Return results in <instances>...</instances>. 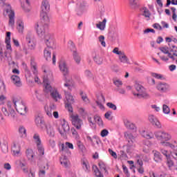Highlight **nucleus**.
Listing matches in <instances>:
<instances>
[{"label": "nucleus", "mask_w": 177, "mask_h": 177, "mask_svg": "<svg viewBox=\"0 0 177 177\" xmlns=\"http://www.w3.org/2000/svg\"><path fill=\"white\" fill-rule=\"evenodd\" d=\"M44 77L43 78V82H44V91L45 93H50L51 97L55 102H57L58 100L62 99V95L59 93V91H57V89L52 87L49 82H52L53 81V74L49 70L48 68H46V69L44 70Z\"/></svg>", "instance_id": "f257e3e1"}, {"label": "nucleus", "mask_w": 177, "mask_h": 177, "mask_svg": "<svg viewBox=\"0 0 177 177\" xmlns=\"http://www.w3.org/2000/svg\"><path fill=\"white\" fill-rule=\"evenodd\" d=\"M155 138L160 142V145L164 147H168L172 140V135L165 131H156L154 132Z\"/></svg>", "instance_id": "f03ea898"}, {"label": "nucleus", "mask_w": 177, "mask_h": 177, "mask_svg": "<svg viewBox=\"0 0 177 177\" xmlns=\"http://www.w3.org/2000/svg\"><path fill=\"white\" fill-rule=\"evenodd\" d=\"M12 102L15 104L17 111L21 114V115H24L27 113V106L23 100L19 98H14Z\"/></svg>", "instance_id": "7ed1b4c3"}, {"label": "nucleus", "mask_w": 177, "mask_h": 177, "mask_svg": "<svg viewBox=\"0 0 177 177\" xmlns=\"http://www.w3.org/2000/svg\"><path fill=\"white\" fill-rule=\"evenodd\" d=\"M71 121L72 125L75 127L78 131L82 129V126L84 125V121L78 114H72L71 115Z\"/></svg>", "instance_id": "20e7f679"}, {"label": "nucleus", "mask_w": 177, "mask_h": 177, "mask_svg": "<svg viewBox=\"0 0 177 177\" xmlns=\"http://www.w3.org/2000/svg\"><path fill=\"white\" fill-rule=\"evenodd\" d=\"M41 38H44V43L47 48H50V49H55V48H56V44L55 43V37H53V35L47 32Z\"/></svg>", "instance_id": "39448f33"}, {"label": "nucleus", "mask_w": 177, "mask_h": 177, "mask_svg": "<svg viewBox=\"0 0 177 177\" xmlns=\"http://www.w3.org/2000/svg\"><path fill=\"white\" fill-rule=\"evenodd\" d=\"M57 124L61 126L59 129L60 135H62L63 136L67 135L68 132L70 131L68 122L64 119H60L57 120Z\"/></svg>", "instance_id": "423d86ee"}, {"label": "nucleus", "mask_w": 177, "mask_h": 177, "mask_svg": "<svg viewBox=\"0 0 177 177\" xmlns=\"http://www.w3.org/2000/svg\"><path fill=\"white\" fill-rule=\"evenodd\" d=\"M7 107H2L1 111L2 113L6 115V117H9L10 118H15L16 117V112L13 109H12V102H7Z\"/></svg>", "instance_id": "0eeeda50"}, {"label": "nucleus", "mask_w": 177, "mask_h": 177, "mask_svg": "<svg viewBox=\"0 0 177 177\" xmlns=\"http://www.w3.org/2000/svg\"><path fill=\"white\" fill-rule=\"evenodd\" d=\"M65 96L66 99L65 101L66 109L71 113H73V106L71 105L74 104V97H73L71 93L67 92H65Z\"/></svg>", "instance_id": "6e6552de"}, {"label": "nucleus", "mask_w": 177, "mask_h": 177, "mask_svg": "<svg viewBox=\"0 0 177 177\" xmlns=\"http://www.w3.org/2000/svg\"><path fill=\"white\" fill-rule=\"evenodd\" d=\"M48 26L43 24H37V34L40 38H43L45 34L48 33Z\"/></svg>", "instance_id": "1a4fd4ad"}, {"label": "nucleus", "mask_w": 177, "mask_h": 177, "mask_svg": "<svg viewBox=\"0 0 177 177\" xmlns=\"http://www.w3.org/2000/svg\"><path fill=\"white\" fill-rule=\"evenodd\" d=\"M6 12L8 14V24L10 27H13L15 26V11L12 10V7H10V5L8 6L7 8L6 9Z\"/></svg>", "instance_id": "9d476101"}, {"label": "nucleus", "mask_w": 177, "mask_h": 177, "mask_svg": "<svg viewBox=\"0 0 177 177\" xmlns=\"http://www.w3.org/2000/svg\"><path fill=\"white\" fill-rule=\"evenodd\" d=\"M26 42L28 44V48L30 50H34L35 49V46H37V43H35V40L34 39V36L30 34H28L26 35Z\"/></svg>", "instance_id": "9b49d317"}, {"label": "nucleus", "mask_w": 177, "mask_h": 177, "mask_svg": "<svg viewBox=\"0 0 177 177\" xmlns=\"http://www.w3.org/2000/svg\"><path fill=\"white\" fill-rule=\"evenodd\" d=\"M70 48L71 49V50H73V59L75 63H77V64H80L81 63V56H80V54H78V53L77 52L74 43H73V41H70Z\"/></svg>", "instance_id": "f8f14e48"}, {"label": "nucleus", "mask_w": 177, "mask_h": 177, "mask_svg": "<svg viewBox=\"0 0 177 177\" xmlns=\"http://www.w3.org/2000/svg\"><path fill=\"white\" fill-rule=\"evenodd\" d=\"M156 89L161 93H165L169 91V85L165 82H160L156 84Z\"/></svg>", "instance_id": "ddd939ff"}, {"label": "nucleus", "mask_w": 177, "mask_h": 177, "mask_svg": "<svg viewBox=\"0 0 177 177\" xmlns=\"http://www.w3.org/2000/svg\"><path fill=\"white\" fill-rule=\"evenodd\" d=\"M68 149H70L71 150H74V145H73V143L69 142H66L65 145L64 144L61 145V151H64V153H67L68 154L71 155V151H70Z\"/></svg>", "instance_id": "4468645a"}, {"label": "nucleus", "mask_w": 177, "mask_h": 177, "mask_svg": "<svg viewBox=\"0 0 177 177\" xmlns=\"http://www.w3.org/2000/svg\"><path fill=\"white\" fill-rule=\"evenodd\" d=\"M148 120L149 122H151L152 125L156 127V128H158L159 129L162 128L161 122H160V120H158L154 115H149Z\"/></svg>", "instance_id": "2eb2a0df"}, {"label": "nucleus", "mask_w": 177, "mask_h": 177, "mask_svg": "<svg viewBox=\"0 0 177 177\" xmlns=\"http://www.w3.org/2000/svg\"><path fill=\"white\" fill-rule=\"evenodd\" d=\"M46 132L49 138H55L56 135V131L55 130V127L50 124H48L46 125Z\"/></svg>", "instance_id": "dca6fc26"}, {"label": "nucleus", "mask_w": 177, "mask_h": 177, "mask_svg": "<svg viewBox=\"0 0 177 177\" xmlns=\"http://www.w3.org/2000/svg\"><path fill=\"white\" fill-rule=\"evenodd\" d=\"M169 149L173 150L172 157L177 160V141L176 140H172L168 146Z\"/></svg>", "instance_id": "f3484780"}, {"label": "nucleus", "mask_w": 177, "mask_h": 177, "mask_svg": "<svg viewBox=\"0 0 177 177\" xmlns=\"http://www.w3.org/2000/svg\"><path fill=\"white\" fill-rule=\"evenodd\" d=\"M41 21L39 23V24H44V26H47L49 24L50 19H49V17L48 16V14L46 12H41Z\"/></svg>", "instance_id": "a211bd4d"}, {"label": "nucleus", "mask_w": 177, "mask_h": 177, "mask_svg": "<svg viewBox=\"0 0 177 177\" xmlns=\"http://www.w3.org/2000/svg\"><path fill=\"white\" fill-rule=\"evenodd\" d=\"M171 60H176L177 59V47L172 46L169 50V57Z\"/></svg>", "instance_id": "6ab92c4d"}, {"label": "nucleus", "mask_w": 177, "mask_h": 177, "mask_svg": "<svg viewBox=\"0 0 177 177\" xmlns=\"http://www.w3.org/2000/svg\"><path fill=\"white\" fill-rule=\"evenodd\" d=\"M59 69L62 74H64V77H67V75H68V68L64 61H61L59 62Z\"/></svg>", "instance_id": "aec40b11"}, {"label": "nucleus", "mask_w": 177, "mask_h": 177, "mask_svg": "<svg viewBox=\"0 0 177 177\" xmlns=\"http://www.w3.org/2000/svg\"><path fill=\"white\" fill-rule=\"evenodd\" d=\"M134 96H137L138 99H149L150 95L146 91V88H144L140 93H133Z\"/></svg>", "instance_id": "412c9836"}, {"label": "nucleus", "mask_w": 177, "mask_h": 177, "mask_svg": "<svg viewBox=\"0 0 177 177\" xmlns=\"http://www.w3.org/2000/svg\"><path fill=\"white\" fill-rule=\"evenodd\" d=\"M41 13H48L50 9V5L49 4V1L48 0H44L41 2Z\"/></svg>", "instance_id": "4be33fe9"}, {"label": "nucleus", "mask_w": 177, "mask_h": 177, "mask_svg": "<svg viewBox=\"0 0 177 177\" xmlns=\"http://www.w3.org/2000/svg\"><path fill=\"white\" fill-rule=\"evenodd\" d=\"M12 153H13V156H19V154H20V151H21V147H20V145L19 144V142H13L12 149H11Z\"/></svg>", "instance_id": "5701e85b"}, {"label": "nucleus", "mask_w": 177, "mask_h": 177, "mask_svg": "<svg viewBox=\"0 0 177 177\" xmlns=\"http://www.w3.org/2000/svg\"><path fill=\"white\" fill-rule=\"evenodd\" d=\"M86 6V3L85 1H80L77 3V13L78 16H81L82 13H84V8Z\"/></svg>", "instance_id": "b1692460"}, {"label": "nucleus", "mask_w": 177, "mask_h": 177, "mask_svg": "<svg viewBox=\"0 0 177 177\" xmlns=\"http://www.w3.org/2000/svg\"><path fill=\"white\" fill-rule=\"evenodd\" d=\"M17 30L19 34H23L24 32V22L22 19H18L17 21Z\"/></svg>", "instance_id": "393cba45"}, {"label": "nucleus", "mask_w": 177, "mask_h": 177, "mask_svg": "<svg viewBox=\"0 0 177 177\" xmlns=\"http://www.w3.org/2000/svg\"><path fill=\"white\" fill-rule=\"evenodd\" d=\"M152 153L153 154V160L156 162L162 161V156L161 155V153L156 150H153Z\"/></svg>", "instance_id": "a878e982"}, {"label": "nucleus", "mask_w": 177, "mask_h": 177, "mask_svg": "<svg viewBox=\"0 0 177 177\" xmlns=\"http://www.w3.org/2000/svg\"><path fill=\"white\" fill-rule=\"evenodd\" d=\"M82 167L86 172H91V165H89V162L87 160L83 159L82 160Z\"/></svg>", "instance_id": "bb28decb"}, {"label": "nucleus", "mask_w": 177, "mask_h": 177, "mask_svg": "<svg viewBox=\"0 0 177 177\" xmlns=\"http://www.w3.org/2000/svg\"><path fill=\"white\" fill-rule=\"evenodd\" d=\"M0 146L1 149L3 151V153H8L9 151V148L8 147V141L6 140H2V141L0 142Z\"/></svg>", "instance_id": "cd10ccee"}, {"label": "nucleus", "mask_w": 177, "mask_h": 177, "mask_svg": "<svg viewBox=\"0 0 177 177\" xmlns=\"http://www.w3.org/2000/svg\"><path fill=\"white\" fill-rule=\"evenodd\" d=\"M26 156L28 160L32 161V160H34V157H35V153H34V151L32 149H28L26 151Z\"/></svg>", "instance_id": "c85d7f7f"}, {"label": "nucleus", "mask_w": 177, "mask_h": 177, "mask_svg": "<svg viewBox=\"0 0 177 177\" xmlns=\"http://www.w3.org/2000/svg\"><path fill=\"white\" fill-rule=\"evenodd\" d=\"M11 80L12 81V84H14L15 86H21V81L20 80V77H19V76L12 75L11 77Z\"/></svg>", "instance_id": "c756f323"}, {"label": "nucleus", "mask_w": 177, "mask_h": 177, "mask_svg": "<svg viewBox=\"0 0 177 177\" xmlns=\"http://www.w3.org/2000/svg\"><path fill=\"white\" fill-rule=\"evenodd\" d=\"M106 23H107V19L104 18L102 21H100L98 24H96L97 28L100 30V31H104L106 28Z\"/></svg>", "instance_id": "7c9ffc66"}, {"label": "nucleus", "mask_w": 177, "mask_h": 177, "mask_svg": "<svg viewBox=\"0 0 177 177\" xmlns=\"http://www.w3.org/2000/svg\"><path fill=\"white\" fill-rule=\"evenodd\" d=\"M119 60L120 63H123L124 64H130L129 59L128 57H127L125 53H123L121 55L119 56Z\"/></svg>", "instance_id": "2f4dec72"}, {"label": "nucleus", "mask_w": 177, "mask_h": 177, "mask_svg": "<svg viewBox=\"0 0 177 177\" xmlns=\"http://www.w3.org/2000/svg\"><path fill=\"white\" fill-rule=\"evenodd\" d=\"M44 109L48 117H52V111H55V105L46 106Z\"/></svg>", "instance_id": "473e14b6"}, {"label": "nucleus", "mask_w": 177, "mask_h": 177, "mask_svg": "<svg viewBox=\"0 0 177 177\" xmlns=\"http://www.w3.org/2000/svg\"><path fill=\"white\" fill-rule=\"evenodd\" d=\"M33 140L37 146L42 145V140H41V137L38 133H35L33 135Z\"/></svg>", "instance_id": "72a5a7b5"}, {"label": "nucleus", "mask_w": 177, "mask_h": 177, "mask_svg": "<svg viewBox=\"0 0 177 177\" xmlns=\"http://www.w3.org/2000/svg\"><path fill=\"white\" fill-rule=\"evenodd\" d=\"M123 122L128 129H135V124H133L127 118L123 119Z\"/></svg>", "instance_id": "f704fd0d"}, {"label": "nucleus", "mask_w": 177, "mask_h": 177, "mask_svg": "<svg viewBox=\"0 0 177 177\" xmlns=\"http://www.w3.org/2000/svg\"><path fill=\"white\" fill-rule=\"evenodd\" d=\"M141 135L143 136V138H145V139H153V138H154V134L153 132L143 131L141 133Z\"/></svg>", "instance_id": "c9c22d12"}, {"label": "nucleus", "mask_w": 177, "mask_h": 177, "mask_svg": "<svg viewBox=\"0 0 177 177\" xmlns=\"http://www.w3.org/2000/svg\"><path fill=\"white\" fill-rule=\"evenodd\" d=\"M129 5L131 9H136L139 7V0H129Z\"/></svg>", "instance_id": "e433bc0d"}, {"label": "nucleus", "mask_w": 177, "mask_h": 177, "mask_svg": "<svg viewBox=\"0 0 177 177\" xmlns=\"http://www.w3.org/2000/svg\"><path fill=\"white\" fill-rule=\"evenodd\" d=\"M18 132L21 138H26L27 136V130L24 126H20L19 127Z\"/></svg>", "instance_id": "4c0bfd02"}, {"label": "nucleus", "mask_w": 177, "mask_h": 177, "mask_svg": "<svg viewBox=\"0 0 177 177\" xmlns=\"http://www.w3.org/2000/svg\"><path fill=\"white\" fill-rule=\"evenodd\" d=\"M160 151L161 154H162L163 156H165V157H166V158L171 157V155L172 156V153H173L172 151H168L164 148H160Z\"/></svg>", "instance_id": "58836bf2"}, {"label": "nucleus", "mask_w": 177, "mask_h": 177, "mask_svg": "<svg viewBox=\"0 0 177 177\" xmlns=\"http://www.w3.org/2000/svg\"><path fill=\"white\" fill-rule=\"evenodd\" d=\"M49 49H50V48L47 47L46 48L44 49V55L46 60H50L51 59V53H50V50H49Z\"/></svg>", "instance_id": "ea45409f"}, {"label": "nucleus", "mask_w": 177, "mask_h": 177, "mask_svg": "<svg viewBox=\"0 0 177 177\" xmlns=\"http://www.w3.org/2000/svg\"><path fill=\"white\" fill-rule=\"evenodd\" d=\"M142 16H145L147 19H150V16L151 14L150 13V10L147 8H143L141 10Z\"/></svg>", "instance_id": "a19ab883"}, {"label": "nucleus", "mask_w": 177, "mask_h": 177, "mask_svg": "<svg viewBox=\"0 0 177 177\" xmlns=\"http://www.w3.org/2000/svg\"><path fill=\"white\" fill-rule=\"evenodd\" d=\"M98 166L100 167V169H101V171H104L105 174H106V175L109 174V171H107V167H106V164H104V162L103 161H99L98 162Z\"/></svg>", "instance_id": "79ce46f5"}, {"label": "nucleus", "mask_w": 177, "mask_h": 177, "mask_svg": "<svg viewBox=\"0 0 177 177\" xmlns=\"http://www.w3.org/2000/svg\"><path fill=\"white\" fill-rule=\"evenodd\" d=\"M37 148L39 156H44L45 154V148L42 144L37 145Z\"/></svg>", "instance_id": "37998d69"}, {"label": "nucleus", "mask_w": 177, "mask_h": 177, "mask_svg": "<svg viewBox=\"0 0 177 177\" xmlns=\"http://www.w3.org/2000/svg\"><path fill=\"white\" fill-rule=\"evenodd\" d=\"M35 124L37 127H42V125H44V119H42V118L39 117V116H37L36 118H35Z\"/></svg>", "instance_id": "c03bdc74"}, {"label": "nucleus", "mask_w": 177, "mask_h": 177, "mask_svg": "<svg viewBox=\"0 0 177 177\" xmlns=\"http://www.w3.org/2000/svg\"><path fill=\"white\" fill-rule=\"evenodd\" d=\"M30 66L34 74H37L38 73V71H37V63L34 59H31Z\"/></svg>", "instance_id": "a18cd8bd"}, {"label": "nucleus", "mask_w": 177, "mask_h": 177, "mask_svg": "<svg viewBox=\"0 0 177 177\" xmlns=\"http://www.w3.org/2000/svg\"><path fill=\"white\" fill-rule=\"evenodd\" d=\"M166 164H167L168 168H169V169H172V167H174V160H172V159H171V157L166 158Z\"/></svg>", "instance_id": "49530a36"}, {"label": "nucleus", "mask_w": 177, "mask_h": 177, "mask_svg": "<svg viewBox=\"0 0 177 177\" xmlns=\"http://www.w3.org/2000/svg\"><path fill=\"white\" fill-rule=\"evenodd\" d=\"M136 91H137L138 93H140L142 91H145V87L142 85L136 83L135 84Z\"/></svg>", "instance_id": "de8ad7c7"}, {"label": "nucleus", "mask_w": 177, "mask_h": 177, "mask_svg": "<svg viewBox=\"0 0 177 177\" xmlns=\"http://www.w3.org/2000/svg\"><path fill=\"white\" fill-rule=\"evenodd\" d=\"M64 86L67 88L69 91H71V84L70 83V80H67V76H65V83L64 84Z\"/></svg>", "instance_id": "09e8293b"}, {"label": "nucleus", "mask_w": 177, "mask_h": 177, "mask_svg": "<svg viewBox=\"0 0 177 177\" xmlns=\"http://www.w3.org/2000/svg\"><path fill=\"white\" fill-rule=\"evenodd\" d=\"M71 131L75 139H80V135L78 134V131H77L75 128H71Z\"/></svg>", "instance_id": "8fccbe9b"}, {"label": "nucleus", "mask_w": 177, "mask_h": 177, "mask_svg": "<svg viewBox=\"0 0 177 177\" xmlns=\"http://www.w3.org/2000/svg\"><path fill=\"white\" fill-rule=\"evenodd\" d=\"M94 121L98 124V125H103V121H102V118L98 115L94 116Z\"/></svg>", "instance_id": "3c124183"}, {"label": "nucleus", "mask_w": 177, "mask_h": 177, "mask_svg": "<svg viewBox=\"0 0 177 177\" xmlns=\"http://www.w3.org/2000/svg\"><path fill=\"white\" fill-rule=\"evenodd\" d=\"M93 60H94V62H95V63L97 64H99V65L103 64V58H102L100 57H96L95 56V57H93Z\"/></svg>", "instance_id": "603ef678"}, {"label": "nucleus", "mask_w": 177, "mask_h": 177, "mask_svg": "<svg viewBox=\"0 0 177 177\" xmlns=\"http://www.w3.org/2000/svg\"><path fill=\"white\" fill-rule=\"evenodd\" d=\"M162 111L165 114H169V113H171V109H169V106H168V105L163 104Z\"/></svg>", "instance_id": "864d4df0"}, {"label": "nucleus", "mask_w": 177, "mask_h": 177, "mask_svg": "<svg viewBox=\"0 0 177 177\" xmlns=\"http://www.w3.org/2000/svg\"><path fill=\"white\" fill-rule=\"evenodd\" d=\"M113 53H114L115 55H118L119 56H121L123 53L124 51H121L120 50V48H118V47L115 48L113 50H112Z\"/></svg>", "instance_id": "5fc2aeb1"}, {"label": "nucleus", "mask_w": 177, "mask_h": 177, "mask_svg": "<svg viewBox=\"0 0 177 177\" xmlns=\"http://www.w3.org/2000/svg\"><path fill=\"white\" fill-rule=\"evenodd\" d=\"M60 162L63 167H65L66 168V167H68V161L67 160V158H61Z\"/></svg>", "instance_id": "6e6d98bb"}, {"label": "nucleus", "mask_w": 177, "mask_h": 177, "mask_svg": "<svg viewBox=\"0 0 177 177\" xmlns=\"http://www.w3.org/2000/svg\"><path fill=\"white\" fill-rule=\"evenodd\" d=\"M80 95L82 96V99L85 103H89V99H88V96L86 94L84 93V92H80Z\"/></svg>", "instance_id": "4d7b16f0"}, {"label": "nucleus", "mask_w": 177, "mask_h": 177, "mask_svg": "<svg viewBox=\"0 0 177 177\" xmlns=\"http://www.w3.org/2000/svg\"><path fill=\"white\" fill-rule=\"evenodd\" d=\"M99 41L100 42L102 46H104V48H106V41H104V36L100 35L98 37Z\"/></svg>", "instance_id": "13d9d810"}, {"label": "nucleus", "mask_w": 177, "mask_h": 177, "mask_svg": "<svg viewBox=\"0 0 177 177\" xmlns=\"http://www.w3.org/2000/svg\"><path fill=\"white\" fill-rule=\"evenodd\" d=\"M171 9V12L173 13L172 19L174 20V21H176V20H177L176 8L172 7Z\"/></svg>", "instance_id": "bf43d9fd"}, {"label": "nucleus", "mask_w": 177, "mask_h": 177, "mask_svg": "<svg viewBox=\"0 0 177 177\" xmlns=\"http://www.w3.org/2000/svg\"><path fill=\"white\" fill-rule=\"evenodd\" d=\"M160 50L162 53H164V55H169V50H168L167 47H161L160 48Z\"/></svg>", "instance_id": "052dcab7"}, {"label": "nucleus", "mask_w": 177, "mask_h": 177, "mask_svg": "<svg viewBox=\"0 0 177 177\" xmlns=\"http://www.w3.org/2000/svg\"><path fill=\"white\" fill-rule=\"evenodd\" d=\"M151 75L152 77H153L154 78H156L157 80H164V76L161 74L152 73Z\"/></svg>", "instance_id": "680f3d73"}, {"label": "nucleus", "mask_w": 177, "mask_h": 177, "mask_svg": "<svg viewBox=\"0 0 177 177\" xmlns=\"http://www.w3.org/2000/svg\"><path fill=\"white\" fill-rule=\"evenodd\" d=\"M95 176L97 177H104L103 175L102 174V172H100V170H99V169H97V167H95V169L94 170Z\"/></svg>", "instance_id": "e2e57ef3"}, {"label": "nucleus", "mask_w": 177, "mask_h": 177, "mask_svg": "<svg viewBox=\"0 0 177 177\" xmlns=\"http://www.w3.org/2000/svg\"><path fill=\"white\" fill-rule=\"evenodd\" d=\"M106 106L109 108L111 109L112 110H117V106L115 104L111 103V102H108L106 104Z\"/></svg>", "instance_id": "0e129e2a"}, {"label": "nucleus", "mask_w": 177, "mask_h": 177, "mask_svg": "<svg viewBox=\"0 0 177 177\" xmlns=\"http://www.w3.org/2000/svg\"><path fill=\"white\" fill-rule=\"evenodd\" d=\"M158 55L160 57L161 60H162L163 62H168V60H169V57H168V55H167V56L160 55V53H158Z\"/></svg>", "instance_id": "69168bd1"}, {"label": "nucleus", "mask_w": 177, "mask_h": 177, "mask_svg": "<svg viewBox=\"0 0 177 177\" xmlns=\"http://www.w3.org/2000/svg\"><path fill=\"white\" fill-rule=\"evenodd\" d=\"M107 135H109V131L107 129H103L100 133L102 138H106Z\"/></svg>", "instance_id": "338daca9"}, {"label": "nucleus", "mask_w": 177, "mask_h": 177, "mask_svg": "<svg viewBox=\"0 0 177 177\" xmlns=\"http://www.w3.org/2000/svg\"><path fill=\"white\" fill-rule=\"evenodd\" d=\"M111 111H108L105 113V118H106V120H113V118L111 117Z\"/></svg>", "instance_id": "774afa93"}]
</instances>
